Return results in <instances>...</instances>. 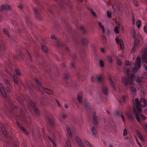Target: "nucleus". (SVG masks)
Segmentation results:
<instances>
[{
    "mask_svg": "<svg viewBox=\"0 0 147 147\" xmlns=\"http://www.w3.org/2000/svg\"><path fill=\"white\" fill-rule=\"evenodd\" d=\"M6 8V4H4V5H2L1 7L0 10L1 11H2L4 9H7Z\"/></svg>",
    "mask_w": 147,
    "mask_h": 147,
    "instance_id": "nucleus-30",
    "label": "nucleus"
},
{
    "mask_svg": "<svg viewBox=\"0 0 147 147\" xmlns=\"http://www.w3.org/2000/svg\"><path fill=\"white\" fill-rule=\"evenodd\" d=\"M48 138L49 140L53 144V145L54 147H56L55 140H54L51 138H50L49 137H48Z\"/></svg>",
    "mask_w": 147,
    "mask_h": 147,
    "instance_id": "nucleus-18",
    "label": "nucleus"
},
{
    "mask_svg": "<svg viewBox=\"0 0 147 147\" xmlns=\"http://www.w3.org/2000/svg\"><path fill=\"white\" fill-rule=\"evenodd\" d=\"M0 90L2 96L4 98H5L6 96V92L3 86L1 84H0Z\"/></svg>",
    "mask_w": 147,
    "mask_h": 147,
    "instance_id": "nucleus-5",
    "label": "nucleus"
},
{
    "mask_svg": "<svg viewBox=\"0 0 147 147\" xmlns=\"http://www.w3.org/2000/svg\"><path fill=\"white\" fill-rule=\"evenodd\" d=\"M84 104L85 105V106L88 108V102H86V103H85V102H84Z\"/></svg>",
    "mask_w": 147,
    "mask_h": 147,
    "instance_id": "nucleus-56",
    "label": "nucleus"
},
{
    "mask_svg": "<svg viewBox=\"0 0 147 147\" xmlns=\"http://www.w3.org/2000/svg\"><path fill=\"white\" fill-rule=\"evenodd\" d=\"M136 142H137L138 144L139 145V146H140V147H142V145H141L140 144V143L138 142V140L136 139Z\"/></svg>",
    "mask_w": 147,
    "mask_h": 147,
    "instance_id": "nucleus-63",
    "label": "nucleus"
},
{
    "mask_svg": "<svg viewBox=\"0 0 147 147\" xmlns=\"http://www.w3.org/2000/svg\"><path fill=\"white\" fill-rule=\"evenodd\" d=\"M131 90L134 93H135L136 90V88L132 87H131Z\"/></svg>",
    "mask_w": 147,
    "mask_h": 147,
    "instance_id": "nucleus-43",
    "label": "nucleus"
},
{
    "mask_svg": "<svg viewBox=\"0 0 147 147\" xmlns=\"http://www.w3.org/2000/svg\"><path fill=\"white\" fill-rule=\"evenodd\" d=\"M84 141L85 143V144L87 145H88L89 147H93L92 145L90 143V142L87 140L86 139H84Z\"/></svg>",
    "mask_w": 147,
    "mask_h": 147,
    "instance_id": "nucleus-20",
    "label": "nucleus"
},
{
    "mask_svg": "<svg viewBox=\"0 0 147 147\" xmlns=\"http://www.w3.org/2000/svg\"><path fill=\"white\" fill-rule=\"evenodd\" d=\"M142 59L144 62L147 63V47L143 49Z\"/></svg>",
    "mask_w": 147,
    "mask_h": 147,
    "instance_id": "nucleus-3",
    "label": "nucleus"
},
{
    "mask_svg": "<svg viewBox=\"0 0 147 147\" xmlns=\"http://www.w3.org/2000/svg\"><path fill=\"white\" fill-rule=\"evenodd\" d=\"M140 115L142 118L144 120H145L146 118V117L145 116H144V115L141 114H140Z\"/></svg>",
    "mask_w": 147,
    "mask_h": 147,
    "instance_id": "nucleus-52",
    "label": "nucleus"
},
{
    "mask_svg": "<svg viewBox=\"0 0 147 147\" xmlns=\"http://www.w3.org/2000/svg\"><path fill=\"white\" fill-rule=\"evenodd\" d=\"M66 144L67 147H71V143L69 140H67V141L65 142Z\"/></svg>",
    "mask_w": 147,
    "mask_h": 147,
    "instance_id": "nucleus-24",
    "label": "nucleus"
},
{
    "mask_svg": "<svg viewBox=\"0 0 147 147\" xmlns=\"http://www.w3.org/2000/svg\"><path fill=\"white\" fill-rule=\"evenodd\" d=\"M30 104L33 107V108L34 107H35L34 104L31 101L30 102Z\"/></svg>",
    "mask_w": 147,
    "mask_h": 147,
    "instance_id": "nucleus-55",
    "label": "nucleus"
},
{
    "mask_svg": "<svg viewBox=\"0 0 147 147\" xmlns=\"http://www.w3.org/2000/svg\"><path fill=\"white\" fill-rule=\"evenodd\" d=\"M121 118H122V120H123V122H124V123H125V120L124 118V117L123 116V115H121Z\"/></svg>",
    "mask_w": 147,
    "mask_h": 147,
    "instance_id": "nucleus-59",
    "label": "nucleus"
},
{
    "mask_svg": "<svg viewBox=\"0 0 147 147\" xmlns=\"http://www.w3.org/2000/svg\"><path fill=\"white\" fill-rule=\"evenodd\" d=\"M90 11L91 13L94 16L96 17L97 16L96 15V13L92 9H90Z\"/></svg>",
    "mask_w": 147,
    "mask_h": 147,
    "instance_id": "nucleus-31",
    "label": "nucleus"
},
{
    "mask_svg": "<svg viewBox=\"0 0 147 147\" xmlns=\"http://www.w3.org/2000/svg\"><path fill=\"white\" fill-rule=\"evenodd\" d=\"M102 92L105 94H107L108 93V90L105 87H103L102 89Z\"/></svg>",
    "mask_w": 147,
    "mask_h": 147,
    "instance_id": "nucleus-19",
    "label": "nucleus"
},
{
    "mask_svg": "<svg viewBox=\"0 0 147 147\" xmlns=\"http://www.w3.org/2000/svg\"><path fill=\"white\" fill-rule=\"evenodd\" d=\"M134 74L132 73L130 75V83L131 84H132L134 83Z\"/></svg>",
    "mask_w": 147,
    "mask_h": 147,
    "instance_id": "nucleus-13",
    "label": "nucleus"
},
{
    "mask_svg": "<svg viewBox=\"0 0 147 147\" xmlns=\"http://www.w3.org/2000/svg\"><path fill=\"white\" fill-rule=\"evenodd\" d=\"M109 82L110 85L112 86L113 89L114 90H115V85L113 82L112 80L111 79H110Z\"/></svg>",
    "mask_w": 147,
    "mask_h": 147,
    "instance_id": "nucleus-22",
    "label": "nucleus"
},
{
    "mask_svg": "<svg viewBox=\"0 0 147 147\" xmlns=\"http://www.w3.org/2000/svg\"><path fill=\"white\" fill-rule=\"evenodd\" d=\"M115 41H116V42L117 44H121V42H123L122 40L121 39H119L118 38H115Z\"/></svg>",
    "mask_w": 147,
    "mask_h": 147,
    "instance_id": "nucleus-25",
    "label": "nucleus"
},
{
    "mask_svg": "<svg viewBox=\"0 0 147 147\" xmlns=\"http://www.w3.org/2000/svg\"><path fill=\"white\" fill-rule=\"evenodd\" d=\"M143 65L144 68H145V69L146 71H147V67L146 66V65L145 64H143Z\"/></svg>",
    "mask_w": 147,
    "mask_h": 147,
    "instance_id": "nucleus-61",
    "label": "nucleus"
},
{
    "mask_svg": "<svg viewBox=\"0 0 147 147\" xmlns=\"http://www.w3.org/2000/svg\"><path fill=\"white\" fill-rule=\"evenodd\" d=\"M13 78L14 82L16 84H18V82L17 79L15 78V77L14 76L13 77Z\"/></svg>",
    "mask_w": 147,
    "mask_h": 147,
    "instance_id": "nucleus-50",
    "label": "nucleus"
},
{
    "mask_svg": "<svg viewBox=\"0 0 147 147\" xmlns=\"http://www.w3.org/2000/svg\"><path fill=\"white\" fill-rule=\"evenodd\" d=\"M115 114L116 115L118 116L120 115L119 112L118 111H116L115 112Z\"/></svg>",
    "mask_w": 147,
    "mask_h": 147,
    "instance_id": "nucleus-53",
    "label": "nucleus"
},
{
    "mask_svg": "<svg viewBox=\"0 0 147 147\" xmlns=\"http://www.w3.org/2000/svg\"><path fill=\"white\" fill-rule=\"evenodd\" d=\"M82 93L80 92L78 95V100L79 102L80 103H82Z\"/></svg>",
    "mask_w": 147,
    "mask_h": 147,
    "instance_id": "nucleus-10",
    "label": "nucleus"
},
{
    "mask_svg": "<svg viewBox=\"0 0 147 147\" xmlns=\"http://www.w3.org/2000/svg\"><path fill=\"white\" fill-rule=\"evenodd\" d=\"M132 23L133 24H135V18L134 17H133L132 18Z\"/></svg>",
    "mask_w": 147,
    "mask_h": 147,
    "instance_id": "nucleus-60",
    "label": "nucleus"
},
{
    "mask_svg": "<svg viewBox=\"0 0 147 147\" xmlns=\"http://www.w3.org/2000/svg\"><path fill=\"white\" fill-rule=\"evenodd\" d=\"M104 33H105L107 35H109L110 34V32L109 30L107 28H106L105 30V32Z\"/></svg>",
    "mask_w": 147,
    "mask_h": 147,
    "instance_id": "nucleus-39",
    "label": "nucleus"
},
{
    "mask_svg": "<svg viewBox=\"0 0 147 147\" xmlns=\"http://www.w3.org/2000/svg\"><path fill=\"white\" fill-rule=\"evenodd\" d=\"M69 77L68 74L67 73H66L64 75V79L65 80L69 78Z\"/></svg>",
    "mask_w": 147,
    "mask_h": 147,
    "instance_id": "nucleus-41",
    "label": "nucleus"
},
{
    "mask_svg": "<svg viewBox=\"0 0 147 147\" xmlns=\"http://www.w3.org/2000/svg\"><path fill=\"white\" fill-rule=\"evenodd\" d=\"M120 28V26L119 24L115 28L114 31L115 33L118 34L119 33V30Z\"/></svg>",
    "mask_w": 147,
    "mask_h": 147,
    "instance_id": "nucleus-17",
    "label": "nucleus"
},
{
    "mask_svg": "<svg viewBox=\"0 0 147 147\" xmlns=\"http://www.w3.org/2000/svg\"><path fill=\"white\" fill-rule=\"evenodd\" d=\"M82 41L84 45L86 44L87 42V40L84 38L82 39Z\"/></svg>",
    "mask_w": 147,
    "mask_h": 147,
    "instance_id": "nucleus-33",
    "label": "nucleus"
},
{
    "mask_svg": "<svg viewBox=\"0 0 147 147\" xmlns=\"http://www.w3.org/2000/svg\"><path fill=\"white\" fill-rule=\"evenodd\" d=\"M137 135L139 138L142 141H144V139L141 135V134L139 132H137Z\"/></svg>",
    "mask_w": 147,
    "mask_h": 147,
    "instance_id": "nucleus-23",
    "label": "nucleus"
},
{
    "mask_svg": "<svg viewBox=\"0 0 147 147\" xmlns=\"http://www.w3.org/2000/svg\"><path fill=\"white\" fill-rule=\"evenodd\" d=\"M136 24L137 26V27L139 28L140 27L141 25V21L140 20H138L136 22Z\"/></svg>",
    "mask_w": 147,
    "mask_h": 147,
    "instance_id": "nucleus-26",
    "label": "nucleus"
},
{
    "mask_svg": "<svg viewBox=\"0 0 147 147\" xmlns=\"http://www.w3.org/2000/svg\"><path fill=\"white\" fill-rule=\"evenodd\" d=\"M3 31L4 33L7 35L8 37H9V34L8 33V32L7 29H3Z\"/></svg>",
    "mask_w": 147,
    "mask_h": 147,
    "instance_id": "nucleus-35",
    "label": "nucleus"
},
{
    "mask_svg": "<svg viewBox=\"0 0 147 147\" xmlns=\"http://www.w3.org/2000/svg\"><path fill=\"white\" fill-rule=\"evenodd\" d=\"M34 81L37 83V84H38V86H41L40 83V82L38 81V80L37 79H34Z\"/></svg>",
    "mask_w": 147,
    "mask_h": 147,
    "instance_id": "nucleus-45",
    "label": "nucleus"
},
{
    "mask_svg": "<svg viewBox=\"0 0 147 147\" xmlns=\"http://www.w3.org/2000/svg\"><path fill=\"white\" fill-rule=\"evenodd\" d=\"M104 61L101 60L99 62V65L101 67H103L104 66Z\"/></svg>",
    "mask_w": 147,
    "mask_h": 147,
    "instance_id": "nucleus-21",
    "label": "nucleus"
},
{
    "mask_svg": "<svg viewBox=\"0 0 147 147\" xmlns=\"http://www.w3.org/2000/svg\"><path fill=\"white\" fill-rule=\"evenodd\" d=\"M49 123L51 125H53V122L52 120L49 119Z\"/></svg>",
    "mask_w": 147,
    "mask_h": 147,
    "instance_id": "nucleus-49",
    "label": "nucleus"
},
{
    "mask_svg": "<svg viewBox=\"0 0 147 147\" xmlns=\"http://www.w3.org/2000/svg\"><path fill=\"white\" fill-rule=\"evenodd\" d=\"M34 10L35 14L38 15L39 14V11L37 8H35Z\"/></svg>",
    "mask_w": 147,
    "mask_h": 147,
    "instance_id": "nucleus-36",
    "label": "nucleus"
},
{
    "mask_svg": "<svg viewBox=\"0 0 147 147\" xmlns=\"http://www.w3.org/2000/svg\"><path fill=\"white\" fill-rule=\"evenodd\" d=\"M56 100V101L57 103V104L58 106H59V107H60V106L61 105L60 104V103L57 100Z\"/></svg>",
    "mask_w": 147,
    "mask_h": 147,
    "instance_id": "nucleus-62",
    "label": "nucleus"
},
{
    "mask_svg": "<svg viewBox=\"0 0 147 147\" xmlns=\"http://www.w3.org/2000/svg\"><path fill=\"white\" fill-rule=\"evenodd\" d=\"M127 98V96H123V101L125 102L126 99Z\"/></svg>",
    "mask_w": 147,
    "mask_h": 147,
    "instance_id": "nucleus-57",
    "label": "nucleus"
},
{
    "mask_svg": "<svg viewBox=\"0 0 147 147\" xmlns=\"http://www.w3.org/2000/svg\"><path fill=\"white\" fill-rule=\"evenodd\" d=\"M6 81L7 82V85H6V86L8 88L7 91L8 92H9L10 90L9 88V87L10 86V84L7 80H6Z\"/></svg>",
    "mask_w": 147,
    "mask_h": 147,
    "instance_id": "nucleus-32",
    "label": "nucleus"
},
{
    "mask_svg": "<svg viewBox=\"0 0 147 147\" xmlns=\"http://www.w3.org/2000/svg\"><path fill=\"white\" fill-rule=\"evenodd\" d=\"M34 109L35 111V113L37 115H38L39 111L37 109L36 107H34Z\"/></svg>",
    "mask_w": 147,
    "mask_h": 147,
    "instance_id": "nucleus-38",
    "label": "nucleus"
},
{
    "mask_svg": "<svg viewBox=\"0 0 147 147\" xmlns=\"http://www.w3.org/2000/svg\"><path fill=\"white\" fill-rule=\"evenodd\" d=\"M117 64L119 65H120L122 64L121 61L119 59H117Z\"/></svg>",
    "mask_w": 147,
    "mask_h": 147,
    "instance_id": "nucleus-46",
    "label": "nucleus"
},
{
    "mask_svg": "<svg viewBox=\"0 0 147 147\" xmlns=\"http://www.w3.org/2000/svg\"><path fill=\"white\" fill-rule=\"evenodd\" d=\"M133 33L134 34V36L133 37L135 39L134 45V46H137L138 45H139L140 42V41L136 39V36L135 35L136 32L135 30H133Z\"/></svg>",
    "mask_w": 147,
    "mask_h": 147,
    "instance_id": "nucleus-6",
    "label": "nucleus"
},
{
    "mask_svg": "<svg viewBox=\"0 0 147 147\" xmlns=\"http://www.w3.org/2000/svg\"><path fill=\"white\" fill-rule=\"evenodd\" d=\"M61 116L62 118L64 119H65L67 118V115L65 113L62 114L61 115Z\"/></svg>",
    "mask_w": 147,
    "mask_h": 147,
    "instance_id": "nucleus-40",
    "label": "nucleus"
},
{
    "mask_svg": "<svg viewBox=\"0 0 147 147\" xmlns=\"http://www.w3.org/2000/svg\"><path fill=\"white\" fill-rule=\"evenodd\" d=\"M43 90L47 93L50 94H53V92L48 89H47L45 88H42Z\"/></svg>",
    "mask_w": 147,
    "mask_h": 147,
    "instance_id": "nucleus-9",
    "label": "nucleus"
},
{
    "mask_svg": "<svg viewBox=\"0 0 147 147\" xmlns=\"http://www.w3.org/2000/svg\"><path fill=\"white\" fill-rule=\"evenodd\" d=\"M135 81L138 83H140L142 82V79L139 77H137L135 78Z\"/></svg>",
    "mask_w": 147,
    "mask_h": 147,
    "instance_id": "nucleus-27",
    "label": "nucleus"
},
{
    "mask_svg": "<svg viewBox=\"0 0 147 147\" xmlns=\"http://www.w3.org/2000/svg\"><path fill=\"white\" fill-rule=\"evenodd\" d=\"M16 72L17 75H19L20 74V73L19 71L18 70V69H16Z\"/></svg>",
    "mask_w": 147,
    "mask_h": 147,
    "instance_id": "nucleus-54",
    "label": "nucleus"
},
{
    "mask_svg": "<svg viewBox=\"0 0 147 147\" xmlns=\"http://www.w3.org/2000/svg\"><path fill=\"white\" fill-rule=\"evenodd\" d=\"M136 46H134H134L133 47L131 51L132 53H133L135 51V47Z\"/></svg>",
    "mask_w": 147,
    "mask_h": 147,
    "instance_id": "nucleus-48",
    "label": "nucleus"
},
{
    "mask_svg": "<svg viewBox=\"0 0 147 147\" xmlns=\"http://www.w3.org/2000/svg\"><path fill=\"white\" fill-rule=\"evenodd\" d=\"M17 124L18 126H19V128L23 131L24 133H25L26 134H28L27 132L24 129L23 127L20 125V124L18 122H17Z\"/></svg>",
    "mask_w": 147,
    "mask_h": 147,
    "instance_id": "nucleus-14",
    "label": "nucleus"
},
{
    "mask_svg": "<svg viewBox=\"0 0 147 147\" xmlns=\"http://www.w3.org/2000/svg\"><path fill=\"white\" fill-rule=\"evenodd\" d=\"M141 60L140 57H137L136 59V62L134 67L132 69V71L134 72H136L140 68L141 66Z\"/></svg>",
    "mask_w": 147,
    "mask_h": 147,
    "instance_id": "nucleus-2",
    "label": "nucleus"
},
{
    "mask_svg": "<svg viewBox=\"0 0 147 147\" xmlns=\"http://www.w3.org/2000/svg\"><path fill=\"white\" fill-rule=\"evenodd\" d=\"M120 45L121 48L123 49L124 48V46L123 43V42H121V44H120Z\"/></svg>",
    "mask_w": 147,
    "mask_h": 147,
    "instance_id": "nucleus-47",
    "label": "nucleus"
},
{
    "mask_svg": "<svg viewBox=\"0 0 147 147\" xmlns=\"http://www.w3.org/2000/svg\"><path fill=\"white\" fill-rule=\"evenodd\" d=\"M107 15L108 18H110L111 17V13L109 11H108L107 12Z\"/></svg>",
    "mask_w": 147,
    "mask_h": 147,
    "instance_id": "nucleus-51",
    "label": "nucleus"
},
{
    "mask_svg": "<svg viewBox=\"0 0 147 147\" xmlns=\"http://www.w3.org/2000/svg\"><path fill=\"white\" fill-rule=\"evenodd\" d=\"M126 114L127 116L130 119H132L133 117L129 113L127 112L126 113Z\"/></svg>",
    "mask_w": 147,
    "mask_h": 147,
    "instance_id": "nucleus-42",
    "label": "nucleus"
},
{
    "mask_svg": "<svg viewBox=\"0 0 147 147\" xmlns=\"http://www.w3.org/2000/svg\"><path fill=\"white\" fill-rule=\"evenodd\" d=\"M127 134V131L126 129H125L123 130V135L124 136H126Z\"/></svg>",
    "mask_w": 147,
    "mask_h": 147,
    "instance_id": "nucleus-44",
    "label": "nucleus"
},
{
    "mask_svg": "<svg viewBox=\"0 0 147 147\" xmlns=\"http://www.w3.org/2000/svg\"><path fill=\"white\" fill-rule=\"evenodd\" d=\"M66 130L67 132V137L69 138H71V133L70 129L68 127H67Z\"/></svg>",
    "mask_w": 147,
    "mask_h": 147,
    "instance_id": "nucleus-11",
    "label": "nucleus"
},
{
    "mask_svg": "<svg viewBox=\"0 0 147 147\" xmlns=\"http://www.w3.org/2000/svg\"><path fill=\"white\" fill-rule=\"evenodd\" d=\"M107 58L109 61L110 63H111L113 62V60L111 56H108L107 57Z\"/></svg>",
    "mask_w": 147,
    "mask_h": 147,
    "instance_id": "nucleus-28",
    "label": "nucleus"
},
{
    "mask_svg": "<svg viewBox=\"0 0 147 147\" xmlns=\"http://www.w3.org/2000/svg\"><path fill=\"white\" fill-rule=\"evenodd\" d=\"M96 80L98 83H100L102 81V79L100 77H98L96 78Z\"/></svg>",
    "mask_w": 147,
    "mask_h": 147,
    "instance_id": "nucleus-37",
    "label": "nucleus"
},
{
    "mask_svg": "<svg viewBox=\"0 0 147 147\" xmlns=\"http://www.w3.org/2000/svg\"><path fill=\"white\" fill-rule=\"evenodd\" d=\"M130 71V70L129 69H127V74L128 76V78H127L126 77H124L122 79V82L125 85V86H127L129 83L128 77Z\"/></svg>",
    "mask_w": 147,
    "mask_h": 147,
    "instance_id": "nucleus-4",
    "label": "nucleus"
},
{
    "mask_svg": "<svg viewBox=\"0 0 147 147\" xmlns=\"http://www.w3.org/2000/svg\"><path fill=\"white\" fill-rule=\"evenodd\" d=\"M98 23L100 29L102 30L103 32H105V29L104 26L102 23L100 22H98Z\"/></svg>",
    "mask_w": 147,
    "mask_h": 147,
    "instance_id": "nucleus-15",
    "label": "nucleus"
},
{
    "mask_svg": "<svg viewBox=\"0 0 147 147\" xmlns=\"http://www.w3.org/2000/svg\"><path fill=\"white\" fill-rule=\"evenodd\" d=\"M125 64L126 65H130V63L129 62H126L125 63Z\"/></svg>",
    "mask_w": 147,
    "mask_h": 147,
    "instance_id": "nucleus-64",
    "label": "nucleus"
},
{
    "mask_svg": "<svg viewBox=\"0 0 147 147\" xmlns=\"http://www.w3.org/2000/svg\"><path fill=\"white\" fill-rule=\"evenodd\" d=\"M42 49L43 51L46 53H47L48 51V49L47 47L45 46H42Z\"/></svg>",
    "mask_w": 147,
    "mask_h": 147,
    "instance_id": "nucleus-29",
    "label": "nucleus"
},
{
    "mask_svg": "<svg viewBox=\"0 0 147 147\" xmlns=\"http://www.w3.org/2000/svg\"><path fill=\"white\" fill-rule=\"evenodd\" d=\"M75 138L78 144L79 147H84L80 139L78 137H76Z\"/></svg>",
    "mask_w": 147,
    "mask_h": 147,
    "instance_id": "nucleus-8",
    "label": "nucleus"
},
{
    "mask_svg": "<svg viewBox=\"0 0 147 147\" xmlns=\"http://www.w3.org/2000/svg\"><path fill=\"white\" fill-rule=\"evenodd\" d=\"M136 102L135 106L136 108V110L134 109V113L135 114L136 118L137 121L140 122V119L139 116V114H140L141 111V107H144L146 105V100L143 98H142L140 99V101L138 99L136 98L135 99Z\"/></svg>",
    "mask_w": 147,
    "mask_h": 147,
    "instance_id": "nucleus-1",
    "label": "nucleus"
},
{
    "mask_svg": "<svg viewBox=\"0 0 147 147\" xmlns=\"http://www.w3.org/2000/svg\"><path fill=\"white\" fill-rule=\"evenodd\" d=\"M1 129L3 134L5 137H7V132L5 130L4 126H2L1 127Z\"/></svg>",
    "mask_w": 147,
    "mask_h": 147,
    "instance_id": "nucleus-12",
    "label": "nucleus"
},
{
    "mask_svg": "<svg viewBox=\"0 0 147 147\" xmlns=\"http://www.w3.org/2000/svg\"><path fill=\"white\" fill-rule=\"evenodd\" d=\"M92 132L93 138H96L97 137V133L95 127H93L92 128Z\"/></svg>",
    "mask_w": 147,
    "mask_h": 147,
    "instance_id": "nucleus-7",
    "label": "nucleus"
},
{
    "mask_svg": "<svg viewBox=\"0 0 147 147\" xmlns=\"http://www.w3.org/2000/svg\"><path fill=\"white\" fill-rule=\"evenodd\" d=\"M6 8H7L6 9L10 10L11 9V7L9 5H6Z\"/></svg>",
    "mask_w": 147,
    "mask_h": 147,
    "instance_id": "nucleus-58",
    "label": "nucleus"
},
{
    "mask_svg": "<svg viewBox=\"0 0 147 147\" xmlns=\"http://www.w3.org/2000/svg\"><path fill=\"white\" fill-rule=\"evenodd\" d=\"M80 29L82 34H84L85 32V30L84 28L83 27H81L80 28Z\"/></svg>",
    "mask_w": 147,
    "mask_h": 147,
    "instance_id": "nucleus-34",
    "label": "nucleus"
},
{
    "mask_svg": "<svg viewBox=\"0 0 147 147\" xmlns=\"http://www.w3.org/2000/svg\"><path fill=\"white\" fill-rule=\"evenodd\" d=\"M93 121L94 122L95 125L97 124V119L95 113V112H93Z\"/></svg>",
    "mask_w": 147,
    "mask_h": 147,
    "instance_id": "nucleus-16",
    "label": "nucleus"
}]
</instances>
